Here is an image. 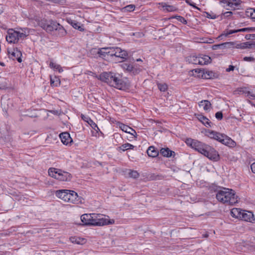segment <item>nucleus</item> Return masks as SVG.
I'll list each match as a JSON object with an SVG mask.
<instances>
[{"mask_svg": "<svg viewBox=\"0 0 255 255\" xmlns=\"http://www.w3.org/2000/svg\"><path fill=\"white\" fill-rule=\"evenodd\" d=\"M101 81L108 83L111 86L122 90L126 87V84L119 74L112 72H105L100 76Z\"/></svg>", "mask_w": 255, "mask_h": 255, "instance_id": "f257e3e1", "label": "nucleus"}, {"mask_svg": "<svg viewBox=\"0 0 255 255\" xmlns=\"http://www.w3.org/2000/svg\"><path fill=\"white\" fill-rule=\"evenodd\" d=\"M216 198L220 202L233 205L238 202V197L235 191L229 188H224L218 191Z\"/></svg>", "mask_w": 255, "mask_h": 255, "instance_id": "f03ea898", "label": "nucleus"}, {"mask_svg": "<svg viewBox=\"0 0 255 255\" xmlns=\"http://www.w3.org/2000/svg\"><path fill=\"white\" fill-rule=\"evenodd\" d=\"M29 34L27 28L9 29L7 31L6 40L9 43H16L21 39H24Z\"/></svg>", "mask_w": 255, "mask_h": 255, "instance_id": "7ed1b4c3", "label": "nucleus"}, {"mask_svg": "<svg viewBox=\"0 0 255 255\" xmlns=\"http://www.w3.org/2000/svg\"><path fill=\"white\" fill-rule=\"evenodd\" d=\"M57 197L65 202L73 204H78L80 202L78 195L76 192L72 190L62 189L55 192Z\"/></svg>", "mask_w": 255, "mask_h": 255, "instance_id": "20e7f679", "label": "nucleus"}, {"mask_svg": "<svg viewBox=\"0 0 255 255\" xmlns=\"http://www.w3.org/2000/svg\"><path fill=\"white\" fill-rule=\"evenodd\" d=\"M206 135L230 147H234L236 144L235 141L230 137L215 131L208 130L206 131Z\"/></svg>", "mask_w": 255, "mask_h": 255, "instance_id": "39448f33", "label": "nucleus"}, {"mask_svg": "<svg viewBox=\"0 0 255 255\" xmlns=\"http://www.w3.org/2000/svg\"><path fill=\"white\" fill-rule=\"evenodd\" d=\"M48 174L50 176L61 181H69L72 177L69 172L55 168H50L48 170Z\"/></svg>", "mask_w": 255, "mask_h": 255, "instance_id": "423d86ee", "label": "nucleus"}, {"mask_svg": "<svg viewBox=\"0 0 255 255\" xmlns=\"http://www.w3.org/2000/svg\"><path fill=\"white\" fill-rule=\"evenodd\" d=\"M92 226H102L114 223L113 220H109L104 217L102 214H92Z\"/></svg>", "mask_w": 255, "mask_h": 255, "instance_id": "0eeeda50", "label": "nucleus"}, {"mask_svg": "<svg viewBox=\"0 0 255 255\" xmlns=\"http://www.w3.org/2000/svg\"><path fill=\"white\" fill-rule=\"evenodd\" d=\"M186 143L188 145L190 146L195 150L198 151L202 154H203L204 149H205L206 146H207V144H206L198 140L191 138L187 139L186 140Z\"/></svg>", "mask_w": 255, "mask_h": 255, "instance_id": "6e6552de", "label": "nucleus"}, {"mask_svg": "<svg viewBox=\"0 0 255 255\" xmlns=\"http://www.w3.org/2000/svg\"><path fill=\"white\" fill-rule=\"evenodd\" d=\"M203 155L213 161H218L220 158L218 152L214 148L209 145L206 146Z\"/></svg>", "mask_w": 255, "mask_h": 255, "instance_id": "1a4fd4ad", "label": "nucleus"}, {"mask_svg": "<svg viewBox=\"0 0 255 255\" xmlns=\"http://www.w3.org/2000/svg\"><path fill=\"white\" fill-rule=\"evenodd\" d=\"M113 47H108L98 49L94 48L92 49L91 52L97 53L99 56L102 58H108L109 57H113Z\"/></svg>", "mask_w": 255, "mask_h": 255, "instance_id": "9d476101", "label": "nucleus"}, {"mask_svg": "<svg viewBox=\"0 0 255 255\" xmlns=\"http://www.w3.org/2000/svg\"><path fill=\"white\" fill-rule=\"evenodd\" d=\"M113 57L115 56L116 57L119 58L121 59L122 61L126 59L128 56V52L126 50H122L120 47H113Z\"/></svg>", "mask_w": 255, "mask_h": 255, "instance_id": "9b49d317", "label": "nucleus"}, {"mask_svg": "<svg viewBox=\"0 0 255 255\" xmlns=\"http://www.w3.org/2000/svg\"><path fill=\"white\" fill-rule=\"evenodd\" d=\"M9 56L10 58H12L13 59H16L17 61L19 63L22 62V59L21 56H22V53L21 51L16 48H14L12 51H8Z\"/></svg>", "mask_w": 255, "mask_h": 255, "instance_id": "f8f14e48", "label": "nucleus"}, {"mask_svg": "<svg viewBox=\"0 0 255 255\" xmlns=\"http://www.w3.org/2000/svg\"><path fill=\"white\" fill-rule=\"evenodd\" d=\"M235 92L239 94H245L246 96L249 97L250 98L255 99V94L250 92L248 88L246 87H241L238 88Z\"/></svg>", "mask_w": 255, "mask_h": 255, "instance_id": "ddd939ff", "label": "nucleus"}, {"mask_svg": "<svg viewBox=\"0 0 255 255\" xmlns=\"http://www.w3.org/2000/svg\"><path fill=\"white\" fill-rule=\"evenodd\" d=\"M240 219L250 222H252L255 220L254 215L252 212L243 210Z\"/></svg>", "mask_w": 255, "mask_h": 255, "instance_id": "4468645a", "label": "nucleus"}, {"mask_svg": "<svg viewBox=\"0 0 255 255\" xmlns=\"http://www.w3.org/2000/svg\"><path fill=\"white\" fill-rule=\"evenodd\" d=\"M61 142L65 145H68L72 142L70 134L67 132H62L59 135Z\"/></svg>", "mask_w": 255, "mask_h": 255, "instance_id": "2eb2a0df", "label": "nucleus"}, {"mask_svg": "<svg viewBox=\"0 0 255 255\" xmlns=\"http://www.w3.org/2000/svg\"><path fill=\"white\" fill-rule=\"evenodd\" d=\"M92 214H85L81 216L83 225L92 226Z\"/></svg>", "mask_w": 255, "mask_h": 255, "instance_id": "dca6fc26", "label": "nucleus"}, {"mask_svg": "<svg viewBox=\"0 0 255 255\" xmlns=\"http://www.w3.org/2000/svg\"><path fill=\"white\" fill-rule=\"evenodd\" d=\"M119 127L123 131L130 133V134L133 135L134 136H135L136 133L133 128L123 124H120Z\"/></svg>", "mask_w": 255, "mask_h": 255, "instance_id": "f3484780", "label": "nucleus"}, {"mask_svg": "<svg viewBox=\"0 0 255 255\" xmlns=\"http://www.w3.org/2000/svg\"><path fill=\"white\" fill-rule=\"evenodd\" d=\"M237 47L241 48V49H244L246 48H250L255 49V42H243L240 45H238Z\"/></svg>", "mask_w": 255, "mask_h": 255, "instance_id": "a211bd4d", "label": "nucleus"}, {"mask_svg": "<svg viewBox=\"0 0 255 255\" xmlns=\"http://www.w3.org/2000/svg\"><path fill=\"white\" fill-rule=\"evenodd\" d=\"M242 43H237L235 42H227L221 44L215 45L216 47H223L227 48L235 47L238 49H241V48L237 47L238 45L241 44Z\"/></svg>", "mask_w": 255, "mask_h": 255, "instance_id": "6ab92c4d", "label": "nucleus"}, {"mask_svg": "<svg viewBox=\"0 0 255 255\" xmlns=\"http://www.w3.org/2000/svg\"><path fill=\"white\" fill-rule=\"evenodd\" d=\"M199 58L200 60L199 65H204L210 63L211 61L210 57L208 55H199Z\"/></svg>", "mask_w": 255, "mask_h": 255, "instance_id": "aec40b11", "label": "nucleus"}, {"mask_svg": "<svg viewBox=\"0 0 255 255\" xmlns=\"http://www.w3.org/2000/svg\"><path fill=\"white\" fill-rule=\"evenodd\" d=\"M58 25V23L53 20H49V22L45 28V30L48 32H51L55 30L56 28V25Z\"/></svg>", "mask_w": 255, "mask_h": 255, "instance_id": "412c9836", "label": "nucleus"}, {"mask_svg": "<svg viewBox=\"0 0 255 255\" xmlns=\"http://www.w3.org/2000/svg\"><path fill=\"white\" fill-rule=\"evenodd\" d=\"M147 154L151 157H155L158 155V151L154 146H149L147 150Z\"/></svg>", "mask_w": 255, "mask_h": 255, "instance_id": "4be33fe9", "label": "nucleus"}, {"mask_svg": "<svg viewBox=\"0 0 255 255\" xmlns=\"http://www.w3.org/2000/svg\"><path fill=\"white\" fill-rule=\"evenodd\" d=\"M57 32V34L60 37H63L66 35L67 32L64 28L58 23V25H56V28L55 29Z\"/></svg>", "mask_w": 255, "mask_h": 255, "instance_id": "5701e85b", "label": "nucleus"}, {"mask_svg": "<svg viewBox=\"0 0 255 255\" xmlns=\"http://www.w3.org/2000/svg\"><path fill=\"white\" fill-rule=\"evenodd\" d=\"M198 119L206 127H211V123L209 121V120L207 119L206 117L198 115L197 117Z\"/></svg>", "mask_w": 255, "mask_h": 255, "instance_id": "b1692460", "label": "nucleus"}, {"mask_svg": "<svg viewBox=\"0 0 255 255\" xmlns=\"http://www.w3.org/2000/svg\"><path fill=\"white\" fill-rule=\"evenodd\" d=\"M243 210L240 208H233L231 211V215L235 218L241 219Z\"/></svg>", "mask_w": 255, "mask_h": 255, "instance_id": "393cba45", "label": "nucleus"}, {"mask_svg": "<svg viewBox=\"0 0 255 255\" xmlns=\"http://www.w3.org/2000/svg\"><path fill=\"white\" fill-rule=\"evenodd\" d=\"M199 106L202 107L205 111H208L211 109V104L208 100H203L199 103Z\"/></svg>", "mask_w": 255, "mask_h": 255, "instance_id": "a878e982", "label": "nucleus"}, {"mask_svg": "<svg viewBox=\"0 0 255 255\" xmlns=\"http://www.w3.org/2000/svg\"><path fill=\"white\" fill-rule=\"evenodd\" d=\"M134 146L129 143H127L122 145L121 146L118 147L117 149L119 151H125L128 149H132L134 148Z\"/></svg>", "mask_w": 255, "mask_h": 255, "instance_id": "bb28decb", "label": "nucleus"}, {"mask_svg": "<svg viewBox=\"0 0 255 255\" xmlns=\"http://www.w3.org/2000/svg\"><path fill=\"white\" fill-rule=\"evenodd\" d=\"M160 153L165 157H171L174 152L170 150L168 148H161L160 150Z\"/></svg>", "mask_w": 255, "mask_h": 255, "instance_id": "cd10ccee", "label": "nucleus"}, {"mask_svg": "<svg viewBox=\"0 0 255 255\" xmlns=\"http://www.w3.org/2000/svg\"><path fill=\"white\" fill-rule=\"evenodd\" d=\"M203 76L205 79H213L217 77L216 74L211 71H206L204 72Z\"/></svg>", "mask_w": 255, "mask_h": 255, "instance_id": "c85d7f7f", "label": "nucleus"}, {"mask_svg": "<svg viewBox=\"0 0 255 255\" xmlns=\"http://www.w3.org/2000/svg\"><path fill=\"white\" fill-rule=\"evenodd\" d=\"M127 174L128 175L129 177L133 178H137L139 174L137 171L133 170L131 169H127L126 170Z\"/></svg>", "mask_w": 255, "mask_h": 255, "instance_id": "c756f323", "label": "nucleus"}, {"mask_svg": "<svg viewBox=\"0 0 255 255\" xmlns=\"http://www.w3.org/2000/svg\"><path fill=\"white\" fill-rule=\"evenodd\" d=\"M49 66L50 68L54 69L55 71H58L59 73L63 71V69L60 65L56 64L53 61H50L49 63Z\"/></svg>", "mask_w": 255, "mask_h": 255, "instance_id": "7c9ffc66", "label": "nucleus"}, {"mask_svg": "<svg viewBox=\"0 0 255 255\" xmlns=\"http://www.w3.org/2000/svg\"><path fill=\"white\" fill-rule=\"evenodd\" d=\"M71 25L75 29H78L81 31H84V29L83 26L81 24L76 21L71 22Z\"/></svg>", "mask_w": 255, "mask_h": 255, "instance_id": "2f4dec72", "label": "nucleus"}, {"mask_svg": "<svg viewBox=\"0 0 255 255\" xmlns=\"http://www.w3.org/2000/svg\"><path fill=\"white\" fill-rule=\"evenodd\" d=\"M121 66L123 69L126 70L128 72H131L133 69V66L129 63H124L121 65Z\"/></svg>", "mask_w": 255, "mask_h": 255, "instance_id": "473e14b6", "label": "nucleus"}, {"mask_svg": "<svg viewBox=\"0 0 255 255\" xmlns=\"http://www.w3.org/2000/svg\"><path fill=\"white\" fill-rule=\"evenodd\" d=\"M188 60H189V62L192 64L199 65L200 60L199 58V56H191L189 57Z\"/></svg>", "mask_w": 255, "mask_h": 255, "instance_id": "72a5a7b5", "label": "nucleus"}, {"mask_svg": "<svg viewBox=\"0 0 255 255\" xmlns=\"http://www.w3.org/2000/svg\"><path fill=\"white\" fill-rule=\"evenodd\" d=\"M50 84L52 86L57 87L60 85V81L58 78L55 77L53 78H51Z\"/></svg>", "mask_w": 255, "mask_h": 255, "instance_id": "f704fd0d", "label": "nucleus"}, {"mask_svg": "<svg viewBox=\"0 0 255 255\" xmlns=\"http://www.w3.org/2000/svg\"><path fill=\"white\" fill-rule=\"evenodd\" d=\"M163 8L164 10L169 12L175 11L177 9L175 6L168 4H165L163 5Z\"/></svg>", "mask_w": 255, "mask_h": 255, "instance_id": "c9c22d12", "label": "nucleus"}, {"mask_svg": "<svg viewBox=\"0 0 255 255\" xmlns=\"http://www.w3.org/2000/svg\"><path fill=\"white\" fill-rule=\"evenodd\" d=\"M241 3L240 0H229L228 6L232 7L235 6L239 5Z\"/></svg>", "mask_w": 255, "mask_h": 255, "instance_id": "e433bc0d", "label": "nucleus"}, {"mask_svg": "<svg viewBox=\"0 0 255 255\" xmlns=\"http://www.w3.org/2000/svg\"><path fill=\"white\" fill-rule=\"evenodd\" d=\"M49 22V20H47L46 19H42L39 22V26L42 27L43 29L45 30V28L48 25Z\"/></svg>", "mask_w": 255, "mask_h": 255, "instance_id": "4c0bfd02", "label": "nucleus"}, {"mask_svg": "<svg viewBox=\"0 0 255 255\" xmlns=\"http://www.w3.org/2000/svg\"><path fill=\"white\" fill-rule=\"evenodd\" d=\"M237 32H238L237 29H236V30H226L224 31V33L222 34H221L220 36V37H221L223 36H227L230 34H232L235 33Z\"/></svg>", "mask_w": 255, "mask_h": 255, "instance_id": "58836bf2", "label": "nucleus"}, {"mask_svg": "<svg viewBox=\"0 0 255 255\" xmlns=\"http://www.w3.org/2000/svg\"><path fill=\"white\" fill-rule=\"evenodd\" d=\"M135 8L134 4H129L125 6L123 9L124 11H132Z\"/></svg>", "mask_w": 255, "mask_h": 255, "instance_id": "ea45409f", "label": "nucleus"}, {"mask_svg": "<svg viewBox=\"0 0 255 255\" xmlns=\"http://www.w3.org/2000/svg\"><path fill=\"white\" fill-rule=\"evenodd\" d=\"M158 88L161 92H165L167 89V85L166 84H158Z\"/></svg>", "mask_w": 255, "mask_h": 255, "instance_id": "a19ab883", "label": "nucleus"}, {"mask_svg": "<svg viewBox=\"0 0 255 255\" xmlns=\"http://www.w3.org/2000/svg\"><path fill=\"white\" fill-rule=\"evenodd\" d=\"M247 12L248 15L250 16L252 19H255V9L251 8Z\"/></svg>", "mask_w": 255, "mask_h": 255, "instance_id": "79ce46f5", "label": "nucleus"}, {"mask_svg": "<svg viewBox=\"0 0 255 255\" xmlns=\"http://www.w3.org/2000/svg\"><path fill=\"white\" fill-rule=\"evenodd\" d=\"M89 124L97 132H98V131L100 130V129L97 126V124L95 123H94L92 120L90 121Z\"/></svg>", "mask_w": 255, "mask_h": 255, "instance_id": "37998d69", "label": "nucleus"}, {"mask_svg": "<svg viewBox=\"0 0 255 255\" xmlns=\"http://www.w3.org/2000/svg\"><path fill=\"white\" fill-rule=\"evenodd\" d=\"M174 17L183 24H186L187 23V20L181 16L176 15Z\"/></svg>", "mask_w": 255, "mask_h": 255, "instance_id": "c03bdc74", "label": "nucleus"}, {"mask_svg": "<svg viewBox=\"0 0 255 255\" xmlns=\"http://www.w3.org/2000/svg\"><path fill=\"white\" fill-rule=\"evenodd\" d=\"M252 29H253L252 28H250V27L243 28L237 29V31H238V32H250V31H252Z\"/></svg>", "mask_w": 255, "mask_h": 255, "instance_id": "a18cd8bd", "label": "nucleus"}, {"mask_svg": "<svg viewBox=\"0 0 255 255\" xmlns=\"http://www.w3.org/2000/svg\"><path fill=\"white\" fill-rule=\"evenodd\" d=\"M81 118L85 122L89 123L90 121L91 120V119L87 116H85L84 115H81Z\"/></svg>", "mask_w": 255, "mask_h": 255, "instance_id": "49530a36", "label": "nucleus"}, {"mask_svg": "<svg viewBox=\"0 0 255 255\" xmlns=\"http://www.w3.org/2000/svg\"><path fill=\"white\" fill-rule=\"evenodd\" d=\"M229 0H221L220 1V3L224 7L228 6Z\"/></svg>", "mask_w": 255, "mask_h": 255, "instance_id": "de8ad7c7", "label": "nucleus"}, {"mask_svg": "<svg viewBox=\"0 0 255 255\" xmlns=\"http://www.w3.org/2000/svg\"><path fill=\"white\" fill-rule=\"evenodd\" d=\"M216 118L219 120H221L223 118V114L221 112H218L215 114Z\"/></svg>", "mask_w": 255, "mask_h": 255, "instance_id": "09e8293b", "label": "nucleus"}, {"mask_svg": "<svg viewBox=\"0 0 255 255\" xmlns=\"http://www.w3.org/2000/svg\"><path fill=\"white\" fill-rule=\"evenodd\" d=\"M244 60L248 62H253L255 61V58L253 57H245Z\"/></svg>", "mask_w": 255, "mask_h": 255, "instance_id": "8fccbe9b", "label": "nucleus"}, {"mask_svg": "<svg viewBox=\"0 0 255 255\" xmlns=\"http://www.w3.org/2000/svg\"><path fill=\"white\" fill-rule=\"evenodd\" d=\"M70 240L72 243H75L77 244H80V242L79 241H77V239L75 238L72 237L70 238Z\"/></svg>", "mask_w": 255, "mask_h": 255, "instance_id": "3c124183", "label": "nucleus"}, {"mask_svg": "<svg viewBox=\"0 0 255 255\" xmlns=\"http://www.w3.org/2000/svg\"><path fill=\"white\" fill-rule=\"evenodd\" d=\"M251 170H252V172L254 173H255V162H254L253 163H252L251 164Z\"/></svg>", "mask_w": 255, "mask_h": 255, "instance_id": "603ef678", "label": "nucleus"}, {"mask_svg": "<svg viewBox=\"0 0 255 255\" xmlns=\"http://www.w3.org/2000/svg\"><path fill=\"white\" fill-rule=\"evenodd\" d=\"M235 69V67L232 65H230L229 68L227 69L226 71L227 72H230L231 71H233Z\"/></svg>", "mask_w": 255, "mask_h": 255, "instance_id": "864d4df0", "label": "nucleus"}, {"mask_svg": "<svg viewBox=\"0 0 255 255\" xmlns=\"http://www.w3.org/2000/svg\"><path fill=\"white\" fill-rule=\"evenodd\" d=\"M186 2L188 4H189L190 5H191L194 7H196L195 5H194V3H193V2H191L189 0H186Z\"/></svg>", "mask_w": 255, "mask_h": 255, "instance_id": "5fc2aeb1", "label": "nucleus"}, {"mask_svg": "<svg viewBox=\"0 0 255 255\" xmlns=\"http://www.w3.org/2000/svg\"><path fill=\"white\" fill-rule=\"evenodd\" d=\"M49 112L50 113H51L52 114H54V115H58V114H59V112H58V111L51 110V111H50Z\"/></svg>", "mask_w": 255, "mask_h": 255, "instance_id": "6e6d98bb", "label": "nucleus"}, {"mask_svg": "<svg viewBox=\"0 0 255 255\" xmlns=\"http://www.w3.org/2000/svg\"><path fill=\"white\" fill-rule=\"evenodd\" d=\"M232 11H227L225 13V14H226V16H231L232 14Z\"/></svg>", "mask_w": 255, "mask_h": 255, "instance_id": "4d7b16f0", "label": "nucleus"}, {"mask_svg": "<svg viewBox=\"0 0 255 255\" xmlns=\"http://www.w3.org/2000/svg\"><path fill=\"white\" fill-rule=\"evenodd\" d=\"M6 88V85L5 84H3L2 85H0V89H4Z\"/></svg>", "mask_w": 255, "mask_h": 255, "instance_id": "13d9d810", "label": "nucleus"}, {"mask_svg": "<svg viewBox=\"0 0 255 255\" xmlns=\"http://www.w3.org/2000/svg\"><path fill=\"white\" fill-rule=\"evenodd\" d=\"M215 45H214V46H213V49H214V50L217 49L218 48H222V47H216V46H215Z\"/></svg>", "mask_w": 255, "mask_h": 255, "instance_id": "bf43d9fd", "label": "nucleus"}, {"mask_svg": "<svg viewBox=\"0 0 255 255\" xmlns=\"http://www.w3.org/2000/svg\"><path fill=\"white\" fill-rule=\"evenodd\" d=\"M208 237V235L207 234L203 235V237H204V238H207Z\"/></svg>", "mask_w": 255, "mask_h": 255, "instance_id": "052dcab7", "label": "nucleus"}, {"mask_svg": "<svg viewBox=\"0 0 255 255\" xmlns=\"http://www.w3.org/2000/svg\"><path fill=\"white\" fill-rule=\"evenodd\" d=\"M136 61H137V62H138V61H142L141 59H140V58L137 59Z\"/></svg>", "mask_w": 255, "mask_h": 255, "instance_id": "680f3d73", "label": "nucleus"}, {"mask_svg": "<svg viewBox=\"0 0 255 255\" xmlns=\"http://www.w3.org/2000/svg\"><path fill=\"white\" fill-rule=\"evenodd\" d=\"M0 65L2 66H4V64L3 63L0 62Z\"/></svg>", "mask_w": 255, "mask_h": 255, "instance_id": "e2e57ef3", "label": "nucleus"}, {"mask_svg": "<svg viewBox=\"0 0 255 255\" xmlns=\"http://www.w3.org/2000/svg\"><path fill=\"white\" fill-rule=\"evenodd\" d=\"M252 36L253 38H255V34H252Z\"/></svg>", "mask_w": 255, "mask_h": 255, "instance_id": "0e129e2a", "label": "nucleus"}]
</instances>
